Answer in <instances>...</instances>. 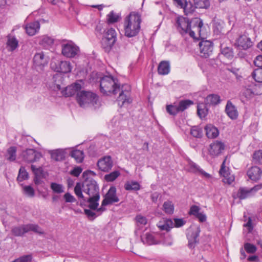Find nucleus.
<instances>
[{"label":"nucleus","instance_id":"nucleus-7","mask_svg":"<svg viewBox=\"0 0 262 262\" xmlns=\"http://www.w3.org/2000/svg\"><path fill=\"white\" fill-rule=\"evenodd\" d=\"M191 27L188 32L189 36L193 39H196L195 33L197 32L200 38L204 39L206 33L204 30L202 20L199 18H194L191 19Z\"/></svg>","mask_w":262,"mask_h":262},{"label":"nucleus","instance_id":"nucleus-11","mask_svg":"<svg viewBox=\"0 0 262 262\" xmlns=\"http://www.w3.org/2000/svg\"><path fill=\"white\" fill-rule=\"evenodd\" d=\"M202 39L199 43L200 55L205 58H209L213 53V43L210 40Z\"/></svg>","mask_w":262,"mask_h":262},{"label":"nucleus","instance_id":"nucleus-41","mask_svg":"<svg viewBox=\"0 0 262 262\" xmlns=\"http://www.w3.org/2000/svg\"><path fill=\"white\" fill-rule=\"evenodd\" d=\"M190 134L195 138H201L203 136L202 129L198 126H194L191 128Z\"/></svg>","mask_w":262,"mask_h":262},{"label":"nucleus","instance_id":"nucleus-3","mask_svg":"<svg viewBox=\"0 0 262 262\" xmlns=\"http://www.w3.org/2000/svg\"><path fill=\"white\" fill-rule=\"evenodd\" d=\"M141 15L136 12H130L124 19V34L126 37H133L138 34L141 29Z\"/></svg>","mask_w":262,"mask_h":262},{"label":"nucleus","instance_id":"nucleus-14","mask_svg":"<svg viewBox=\"0 0 262 262\" xmlns=\"http://www.w3.org/2000/svg\"><path fill=\"white\" fill-rule=\"evenodd\" d=\"M119 201V199L116 195V187L115 186H111L105 194V198L102 202V206H107Z\"/></svg>","mask_w":262,"mask_h":262},{"label":"nucleus","instance_id":"nucleus-19","mask_svg":"<svg viewBox=\"0 0 262 262\" xmlns=\"http://www.w3.org/2000/svg\"><path fill=\"white\" fill-rule=\"evenodd\" d=\"M33 62L36 66L44 67L48 62V57L42 52L37 53L34 56Z\"/></svg>","mask_w":262,"mask_h":262},{"label":"nucleus","instance_id":"nucleus-46","mask_svg":"<svg viewBox=\"0 0 262 262\" xmlns=\"http://www.w3.org/2000/svg\"><path fill=\"white\" fill-rule=\"evenodd\" d=\"M167 112L171 115L176 116L179 112L177 104L167 105L166 106Z\"/></svg>","mask_w":262,"mask_h":262},{"label":"nucleus","instance_id":"nucleus-36","mask_svg":"<svg viewBox=\"0 0 262 262\" xmlns=\"http://www.w3.org/2000/svg\"><path fill=\"white\" fill-rule=\"evenodd\" d=\"M17 148L15 146H11L7 150L6 159L11 162L14 161L16 158Z\"/></svg>","mask_w":262,"mask_h":262},{"label":"nucleus","instance_id":"nucleus-62","mask_svg":"<svg viewBox=\"0 0 262 262\" xmlns=\"http://www.w3.org/2000/svg\"><path fill=\"white\" fill-rule=\"evenodd\" d=\"M136 221L138 224L143 225H144L147 223V219L146 217L141 215H137L136 216Z\"/></svg>","mask_w":262,"mask_h":262},{"label":"nucleus","instance_id":"nucleus-22","mask_svg":"<svg viewBox=\"0 0 262 262\" xmlns=\"http://www.w3.org/2000/svg\"><path fill=\"white\" fill-rule=\"evenodd\" d=\"M81 88V84L75 83L70 86H68L62 91L63 95L66 97H71L74 95L77 92L79 91Z\"/></svg>","mask_w":262,"mask_h":262},{"label":"nucleus","instance_id":"nucleus-40","mask_svg":"<svg viewBox=\"0 0 262 262\" xmlns=\"http://www.w3.org/2000/svg\"><path fill=\"white\" fill-rule=\"evenodd\" d=\"M208 109L205 103H200L198 105L197 114L200 118H204L207 114Z\"/></svg>","mask_w":262,"mask_h":262},{"label":"nucleus","instance_id":"nucleus-18","mask_svg":"<svg viewBox=\"0 0 262 262\" xmlns=\"http://www.w3.org/2000/svg\"><path fill=\"white\" fill-rule=\"evenodd\" d=\"M226 159L223 162L220 169V174L224 178V182L228 184H231L234 181V178L230 176L229 168L225 166Z\"/></svg>","mask_w":262,"mask_h":262},{"label":"nucleus","instance_id":"nucleus-28","mask_svg":"<svg viewBox=\"0 0 262 262\" xmlns=\"http://www.w3.org/2000/svg\"><path fill=\"white\" fill-rule=\"evenodd\" d=\"M170 63L168 61H162L158 67V74L161 75H165L170 72Z\"/></svg>","mask_w":262,"mask_h":262},{"label":"nucleus","instance_id":"nucleus-9","mask_svg":"<svg viewBox=\"0 0 262 262\" xmlns=\"http://www.w3.org/2000/svg\"><path fill=\"white\" fill-rule=\"evenodd\" d=\"M199 227H193L189 228L187 230V237L188 240V246L190 248H194L196 245L199 243L198 238L200 233Z\"/></svg>","mask_w":262,"mask_h":262},{"label":"nucleus","instance_id":"nucleus-34","mask_svg":"<svg viewBox=\"0 0 262 262\" xmlns=\"http://www.w3.org/2000/svg\"><path fill=\"white\" fill-rule=\"evenodd\" d=\"M124 188L125 190L129 191H138L141 189V186L137 181H130L125 183L124 185Z\"/></svg>","mask_w":262,"mask_h":262},{"label":"nucleus","instance_id":"nucleus-51","mask_svg":"<svg viewBox=\"0 0 262 262\" xmlns=\"http://www.w3.org/2000/svg\"><path fill=\"white\" fill-rule=\"evenodd\" d=\"M31 168L35 177H43V169L41 167L36 168L34 165H31Z\"/></svg>","mask_w":262,"mask_h":262},{"label":"nucleus","instance_id":"nucleus-48","mask_svg":"<svg viewBox=\"0 0 262 262\" xmlns=\"http://www.w3.org/2000/svg\"><path fill=\"white\" fill-rule=\"evenodd\" d=\"M194 4L196 8H208L210 6L208 0H194Z\"/></svg>","mask_w":262,"mask_h":262},{"label":"nucleus","instance_id":"nucleus-29","mask_svg":"<svg viewBox=\"0 0 262 262\" xmlns=\"http://www.w3.org/2000/svg\"><path fill=\"white\" fill-rule=\"evenodd\" d=\"M206 135L208 138L213 139L219 135V130L216 127L211 124H208L205 127Z\"/></svg>","mask_w":262,"mask_h":262},{"label":"nucleus","instance_id":"nucleus-20","mask_svg":"<svg viewBox=\"0 0 262 262\" xmlns=\"http://www.w3.org/2000/svg\"><path fill=\"white\" fill-rule=\"evenodd\" d=\"M27 34L29 36H33L38 32L40 29V24L38 21L27 24L25 27Z\"/></svg>","mask_w":262,"mask_h":262},{"label":"nucleus","instance_id":"nucleus-15","mask_svg":"<svg viewBox=\"0 0 262 262\" xmlns=\"http://www.w3.org/2000/svg\"><path fill=\"white\" fill-rule=\"evenodd\" d=\"M97 165L100 170L104 172H108L113 166V162L111 157L107 156L99 159Z\"/></svg>","mask_w":262,"mask_h":262},{"label":"nucleus","instance_id":"nucleus-8","mask_svg":"<svg viewBox=\"0 0 262 262\" xmlns=\"http://www.w3.org/2000/svg\"><path fill=\"white\" fill-rule=\"evenodd\" d=\"M191 25V20L190 21L187 17L180 16L176 18V26L182 35L188 33Z\"/></svg>","mask_w":262,"mask_h":262},{"label":"nucleus","instance_id":"nucleus-43","mask_svg":"<svg viewBox=\"0 0 262 262\" xmlns=\"http://www.w3.org/2000/svg\"><path fill=\"white\" fill-rule=\"evenodd\" d=\"M120 174L118 170L114 171L104 176V179L106 182H113L115 180Z\"/></svg>","mask_w":262,"mask_h":262},{"label":"nucleus","instance_id":"nucleus-30","mask_svg":"<svg viewBox=\"0 0 262 262\" xmlns=\"http://www.w3.org/2000/svg\"><path fill=\"white\" fill-rule=\"evenodd\" d=\"M253 195L251 189L245 187H240L237 193V196L240 200H244Z\"/></svg>","mask_w":262,"mask_h":262},{"label":"nucleus","instance_id":"nucleus-44","mask_svg":"<svg viewBox=\"0 0 262 262\" xmlns=\"http://www.w3.org/2000/svg\"><path fill=\"white\" fill-rule=\"evenodd\" d=\"M252 76L256 82L262 83V68L255 69L252 73Z\"/></svg>","mask_w":262,"mask_h":262},{"label":"nucleus","instance_id":"nucleus-58","mask_svg":"<svg viewBox=\"0 0 262 262\" xmlns=\"http://www.w3.org/2000/svg\"><path fill=\"white\" fill-rule=\"evenodd\" d=\"M174 227L177 228L181 227L186 223V221L183 219H174Z\"/></svg>","mask_w":262,"mask_h":262},{"label":"nucleus","instance_id":"nucleus-12","mask_svg":"<svg viewBox=\"0 0 262 262\" xmlns=\"http://www.w3.org/2000/svg\"><path fill=\"white\" fill-rule=\"evenodd\" d=\"M51 67L55 72L68 73L72 70V66L69 61H57L51 63Z\"/></svg>","mask_w":262,"mask_h":262},{"label":"nucleus","instance_id":"nucleus-23","mask_svg":"<svg viewBox=\"0 0 262 262\" xmlns=\"http://www.w3.org/2000/svg\"><path fill=\"white\" fill-rule=\"evenodd\" d=\"M261 174L262 170L257 166H252L247 171L249 179L255 182L260 179Z\"/></svg>","mask_w":262,"mask_h":262},{"label":"nucleus","instance_id":"nucleus-17","mask_svg":"<svg viewBox=\"0 0 262 262\" xmlns=\"http://www.w3.org/2000/svg\"><path fill=\"white\" fill-rule=\"evenodd\" d=\"M235 45L244 50H247L252 46V42L249 37L245 35H242L236 40Z\"/></svg>","mask_w":262,"mask_h":262},{"label":"nucleus","instance_id":"nucleus-53","mask_svg":"<svg viewBox=\"0 0 262 262\" xmlns=\"http://www.w3.org/2000/svg\"><path fill=\"white\" fill-rule=\"evenodd\" d=\"M244 248L248 253H254L256 251V247L250 243H247L244 244Z\"/></svg>","mask_w":262,"mask_h":262},{"label":"nucleus","instance_id":"nucleus-37","mask_svg":"<svg viewBox=\"0 0 262 262\" xmlns=\"http://www.w3.org/2000/svg\"><path fill=\"white\" fill-rule=\"evenodd\" d=\"M70 155L77 163H81L84 159V152L82 150L77 149L72 150Z\"/></svg>","mask_w":262,"mask_h":262},{"label":"nucleus","instance_id":"nucleus-16","mask_svg":"<svg viewBox=\"0 0 262 262\" xmlns=\"http://www.w3.org/2000/svg\"><path fill=\"white\" fill-rule=\"evenodd\" d=\"M225 149V145L221 141H215L210 144L208 149L210 156L216 157Z\"/></svg>","mask_w":262,"mask_h":262},{"label":"nucleus","instance_id":"nucleus-35","mask_svg":"<svg viewBox=\"0 0 262 262\" xmlns=\"http://www.w3.org/2000/svg\"><path fill=\"white\" fill-rule=\"evenodd\" d=\"M193 104V102L189 99L180 101L177 104L179 112H183Z\"/></svg>","mask_w":262,"mask_h":262},{"label":"nucleus","instance_id":"nucleus-61","mask_svg":"<svg viewBox=\"0 0 262 262\" xmlns=\"http://www.w3.org/2000/svg\"><path fill=\"white\" fill-rule=\"evenodd\" d=\"M95 31L96 34L98 35V34H104V31H106V30L103 29L102 24H98L96 27Z\"/></svg>","mask_w":262,"mask_h":262},{"label":"nucleus","instance_id":"nucleus-56","mask_svg":"<svg viewBox=\"0 0 262 262\" xmlns=\"http://www.w3.org/2000/svg\"><path fill=\"white\" fill-rule=\"evenodd\" d=\"M63 198L67 203H73L76 201L75 198L69 192L65 193Z\"/></svg>","mask_w":262,"mask_h":262},{"label":"nucleus","instance_id":"nucleus-47","mask_svg":"<svg viewBox=\"0 0 262 262\" xmlns=\"http://www.w3.org/2000/svg\"><path fill=\"white\" fill-rule=\"evenodd\" d=\"M195 8H196L195 5H193L190 2H187L185 3V4L183 8L186 15L193 13L194 11Z\"/></svg>","mask_w":262,"mask_h":262},{"label":"nucleus","instance_id":"nucleus-27","mask_svg":"<svg viewBox=\"0 0 262 262\" xmlns=\"http://www.w3.org/2000/svg\"><path fill=\"white\" fill-rule=\"evenodd\" d=\"M220 96L217 94H210L208 95L205 100V104L208 106H215L221 102Z\"/></svg>","mask_w":262,"mask_h":262},{"label":"nucleus","instance_id":"nucleus-49","mask_svg":"<svg viewBox=\"0 0 262 262\" xmlns=\"http://www.w3.org/2000/svg\"><path fill=\"white\" fill-rule=\"evenodd\" d=\"M253 160L255 163L262 164V150H259L254 152Z\"/></svg>","mask_w":262,"mask_h":262},{"label":"nucleus","instance_id":"nucleus-13","mask_svg":"<svg viewBox=\"0 0 262 262\" xmlns=\"http://www.w3.org/2000/svg\"><path fill=\"white\" fill-rule=\"evenodd\" d=\"M21 156L23 160L27 163H33L37 161L41 157L40 152L33 149H27L22 152Z\"/></svg>","mask_w":262,"mask_h":262},{"label":"nucleus","instance_id":"nucleus-57","mask_svg":"<svg viewBox=\"0 0 262 262\" xmlns=\"http://www.w3.org/2000/svg\"><path fill=\"white\" fill-rule=\"evenodd\" d=\"M200 208L199 206L192 205L190 208L189 214L196 216L200 213Z\"/></svg>","mask_w":262,"mask_h":262},{"label":"nucleus","instance_id":"nucleus-54","mask_svg":"<svg viewBox=\"0 0 262 262\" xmlns=\"http://www.w3.org/2000/svg\"><path fill=\"white\" fill-rule=\"evenodd\" d=\"M25 193L30 197L34 195V190L33 188L30 186H26L24 187Z\"/></svg>","mask_w":262,"mask_h":262},{"label":"nucleus","instance_id":"nucleus-1","mask_svg":"<svg viewBox=\"0 0 262 262\" xmlns=\"http://www.w3.org/2000/svg\"><path fill=\"white\" fill-rule=\"evenodd\" d=\"M100 90L104 95L108 96L115 95L119 92L117 101L121 107L132 102L130 86L124 84L121 86L118 79L112 75H105L100 79Z\"/></svg>","mask_w":262,"mask_h":262},{"label":"nucleus","instance_id":"nucleus-39","mask_svg":"<svg viewBox=\"0 0 262 262\" xmlns=\"http://www.w3.org/2000/svg\"><path fill=\"white\" fill-rule=\"evenodd\" d=\"M54 43V39L51 37L44 36L39 41V45L45 48L51 47Z\"/></svg>","mask_w":262,"mask_h":262},{"label":"nucleus","instance_id":"nucleus-42","mask_svg":"<svg viewBox=\"0 0 262 262\" xmlns=\"http://www.w3.org/2000/svg\"><path fill=\"white\" fill-rule=\"evenodd\" d=\"M29 178L28 173L25 169L24 167H20L19 170V173L17 178V180L18 182H22L24 180H27Z\"/></svg>","mask_w":262,"mask_h":262},{"label":"nucleus","instance_id":"nucleus-33","mask_svg":"<svg viewBox=\"0 0 262 262\" xmlns=\"http://www.w3.org/2000/svg\"><path fill=\"white\" fill-rule=\"evenodd\" d=\"M189 170L194 173H200L206 178L210 177L209 174L203 171L196 164L192 162L189 163Z\"/></svg>","mask_w":262,"mask_h":262},{"label":"nucleus","instance_id":"nucleus-52","mask_svg":"<svg viewBox=\"0 0 262 262\" xmlns=\"http://www.w3.org/2000/svg\"><path fill=\"white\" fill-rule=\"evenodd\" d=\"M32 260V256L31 254L25 255L20 256L12 262H31Z\"/></svg>","mask_w":262,"mask_h":262},{"label":"nucleus","instance_id":"nucleus-32","mask_svg":"<svg viewBox=\"0 0 262 262\" xmlns=\"http://www.w3.org/2000/svg\"><path fill=\"white\" fill-rule=\"evenodd\" d=\"M221 53L225 57L229 59H232L234 57V52L233 49L231 47H226L223 44H221Z\"/></svg>","mask_w":262,"mask_h":262},{"label":"nucleus","instance_id":"nucleus-10","mask_svg":"<svg viewBox=\"0 0 262 262\" xmlns=\"http://www.w3.org/2000/svg\"><path fill=\"white\" fill-rule=\"evenodd\" d=\"M79 51V48L72 41L62 45V54L68 58L75 57Z\"/></svg>","mask_w":262,"mask_h":262},{"label":"nucleus","instance_id":"nucleus-25","mask_svg":"<svg viewBox=\"0 0 262 262\" xmlns=\"http://www.w3.org/2000/svg\"><path fill=\"white\" fill-rule=\"evenodd\" d=\"M51 158L56 161H60L64 160L66 157V151L62 149H57L49 151Z\"/></svg>","mask_w":262,"mask_h":262},{"label":"nucleus","instance_id":"nucleus-45","mask_svg":"<svg viewBox=\"0 0 262 262\" xmlns=\"http://www.w3.org/2000/svg\"><path fill=\"white\" fill-rule=\"evenodd\" d=\"M120 18V16L116 14L114 11H111L107 15V22L109 24H113L117 22Z\"/></svg>","mask_w":262,"mask_h":262},{"label":"nucleus","instance_id":"nucleus-63","mask_svg":"<svg viewBox=\"0 0 262 262\" xmlns=\"http://www.w3.org/2000/svg\"><path fill=\"white\" fill-rule=\"evenodd\" d=\"M160 196V193L158 192H155L152 193L150 195V198L152 202L154 203H156L158 202V199Z\"/></svg>","mask_w":262,"mask_h":262},{"label":"nucleus","instance_id":"nucleus-64","mask_svg":"<svg viewBox=\"0 0 262 262\" xmlns=\"http://www.w3.org/2000/svg\"><path fill=\"white\" fill-rule=\"evenodd\" d=\"M195 217L200 222L203 223L206 221V216L203 213L200 212Z\"/></svg>","mask_w":262,"mask_h":262},{"label":"nucleus","instance_id":"nucleus-21","mask_svg":"<svg viewBox=\"0 0 262 262\" xmlns=\"http://www.w3.org/2000/svg\"><path fill=\"white\" fill-rule=\"evenodd\" d=\"M225 112L228 117L232 120H235L238 117V113L236 107L230 101H228L226 104Z\"/></svg>","mask_w":262,"mask_h":262},{"label":"nucleus","instance_id":"nucleus-6","mask_svg":"<svg viewBox=\"0 0 262 262\" xmlns=\"http://www.w3.org/2000/svg\"><path fill=\"white\" fill-rule=\"evenodd\" d=\"M116 31L113 28L108 29L106 31H104L101 43L105 52L108 53L112 49L116 41Z\"/></svg>","mask_w":262,"mask_h":262},{"label":"nucleus","instance_id":"nucleus-50","mask_svg":"<svg viewBox=\"0 0 262 262\" xmlns=\"http://www.w3.org/2000/svg\"><path fill=\"white\" fill-rule=\"evenodd\" d=\"M51 188L54 192L57 193H60L64 191L63 186L61 184H57L56 183H51Z\"/></svg>","mask_w":262,"mask_h":262},{"label":"nucleus","instance_id":"nucleus-26","mask_svg":"<svg viewBox=\"0 0 262 262\" xmlns=\"http://www.w3.org/2000/svg\"><path fill=\"white\" fill-rule=\"evenodd\" d=\"M141 240L144 244H146L148 245L159 244L160 243L159 239H157L153 234L148 233L141 236Z\"/></svg>","mask_w":262,"mask_h":262},{"label":"nucleus","instance_id":"nucleus-60","mask_svg":"<svg viewBox=\"0 0 262 262\" xmlns=\"http://www.w3.org/2000/svg\"><path fill=\"white\" fill-rule=\"evenodd\" d=\"M82 172V168L80 167H75L70 171V174L74 177H78Z\"/></svg>","mask_w":262,"mask_h":262},{"label":"nucleus","instance_id":"nucleus-55","mask_svg":"<svg viewBox=\"0 0 262 262\" xmlns=\"http://www.w3.org/2000/svg\"><path fill=\"white\" fill-rule=\"evenodd\" d=\"M92 209H85L84 210V213L87 215L88 217L90 220H94L96 217V213L93 212Z\"/></svg>","mask_w":262,"mask_h":262},{"label":"nucleus","instance_id":"nucleus-2","mask_svg":"<svg viewBox=\"0 0 262 262\" xmlns=\"http://www.w3.org/2000/svg\"><path fill=\"white\" fill-rule=\"evenodd\" d=\"M74 192L84 203H89V207L93 210L99 206L100 199L99 186L94 179L87 178L81 184L78 182L74 188Z\"/></svg>","mask_w":262,"mask_h":262},{"label":"nucleus","instance_id":"nucleus-24","mask_svg":"<svg viewBox=\"0 0 262 262\" xmlns=\"http://www.w3.org/2000/svg\"><path fill=\"white\" fill-rule=\"evenodd\" d=\"M157 226L161 230L169 231L173 227V223L170 219H163L157 223Z\"/></svg>","mask_w":262,"mask_h":262},{"label":"nucleus","instance_id":"nucleus-59","mask_svg":"<svg viewBox=\"0 0 262 262\" xmlns=\"http://www.w3.org/2000/svg\"><path fill=\"white\" fill-rule=\"evenodd\" d=\"M254 63L258 69L262 68V55L257 56L254 59Z\"/></svg>","mask_w":262,"mask_h":262},{"label":"nucleus","instance_id":"nucleus-4","mask_svg":"<svg viewBox=\"0 0 262 262\" xmlns=\"http://www.w3.org/2000/svg\"><path fill=\"white\" fill-rule=\"evenodd\" d=\"M76 100L81 107L85 108L96 104L98 97L95 94L92 92L83 91L77 93Z\"/></svg>","mask_w":262,"mask_h":262},{"label":"nucleus","instance_id":"nucleus-5","mask_svg":"<svg viewBox=\"0 0 262 262\" xmlns=\"http://www.w3.org/2000/svg\"><path fill=\"white\" fill-rule=\"evenodd\" d=\"M29 231H33L39 234H43L42 229L36 224L21 225L13 227L11 229V233L15 236H23L25 233Z\"/></svg>","mask_w":262,"mask_h":262},{"label":"nucleus","instance_id":"nucleus-38","mask_svg":"<svg viewBox=\"0 0 262 262\" xmlns=\"http://www.w3.org/2000/svg\"><path fill=\"white\" fill-rule=\"evenodd\" d=\"M163 210L165 213L171 214L174 211V205L170 201H165L163 205Z\"/></svg>","mask_w":262,"mask_h":262},{"label":"nucleus","instance_id":"nucleus-31","mask_svg":"<svg viewBox=\"0 0 262 262\" xmlns=\"http://www.w3.org/2000/svg\"><path fill=\"white\" fill-rule=\"evenodd\" d=\"M6 44L8 50L13 52L18 47V41L15 37L8 36Z\"/></svg>","mask_w":262,"mask_h":262}]
</instances>
